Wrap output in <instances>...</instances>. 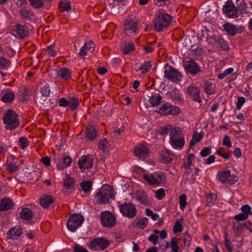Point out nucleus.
<instances>
[{
    "label": "nucleus",
    "instance_id": "a878e982",
    "mask_svg": "<svg viewBox=\"0 0 252 252\" xmlns=\"http://www.w3.org/2000/svg\"><path fill=\"white\" fill-rule=\"evenodd\" d=\"M204 91L208 94H212L215 92V85L212 81H205L203 86Z\"/></svg>",
    "mask_w": 252,
    "mask_h": 252
},
{
    "label": "nucleus",
    "instance_id": "0eeeda50",
    "mask_svg": "<svg viewBox=\"0 0 252 252\" xmlns=\"http://www.w3.org/2000/svg\"><path fill=\"white\" fill-rule=\"evenodd\" d=\"M157 112L162 115H177L180 114V108L168 103L163 104Z\"/></svg>",
    "mask_w": 252,
    "mask_h": 252
},
{
    "label": "nucleus",
    "instance_id": "338daca9",
    "mask_svg": "<svg viewBox=\"0 0 252 252\" xmlns=\"http://www.w3.org/2000/svg\"><path fill=\"white\" fill-rule=\"evenodd\" d=\"M245 101L246 99L244 97H239L236 105L237 109L240 110L241 108L243 105L244 104V103L245 102Z\"/></svg>",
    "mask_w": 252,
    "mask_h": 252
},
{
    "label": "nucleus",
    "instance_id": "393cba45",
    "mask_svg": "<svg viewBox=\"0 0 252 252\" xmlns=\"http://www.w3.org/2000/svg\"><path fill=\"white\" fill-rule=\"evenodd\" d=\"M167 94L169 95L170 98L173 101L181 102L183 100L179 91L176 89H173L168 92Z\"/></svg>",
    "mask_w": 252,
    "mask_h": 252
},
{
    "label": "nucleus",
    "instance_id": "3c124183",
    "mask_svg": "<svg viewBox=\"0 0 252 252\" xmlns=\"http://www.w3.org/2000/svg\"><path fill=\"white\" fill-rule=\"evenodd\" d=\"M59 6L62 11H68L71 8V4L69 2L63 1L59 4Z\"/></svg>",
    "mask_w": 252,
    "mask_h": 252
},
{
    "label": "nucleus",
    "instance_id": "a18cd8bd",
    "mask_svg": "<svg viewBox=\"0 0 252 252\" xmlns=\"http://www.w3.org/2000/svg\"><path fill=\"white\" fill-rule=\"evenodd\" d=\"M134 50V44L131 42H128L125 45V47L123 49V52L125 54H127Z\"/></svg>",
    "mask_w": 252,
    "mask_h": 252
},
{
    "label": "nucleus",
    "instance_id": "8fccbe9b",
    "mask_svg": "<svg viewBox=\"0 0 252 252\" xmlns=\"http://www.w3.org/2000/svg\"><path fill=\"white\" fill-rule=\"evenodd\" d=\"M10 63V61L2 57H0V69L7 67Z\"/></svg>",
    "mask_w": 252,
    "mask_h": 252
},
{
    "label": "nucleus",
    "instance_id": "a19ab883",
    "mask_svg": "<svg viewBox=\"0 0 252 252\" xmlns=\"http://www.w3.org/2000/svg\"><path fill=\"white\" fill-rule=\"evenodd\" d=\"M202 135L197 133H195L192 135L191 140L189 142V146L192 147L195 143L199 142L202 139Z\"/></svg>",
    "mask_w": 252,
    "mask_h": 252
},
{
    "label": "nucleus",
    "instance_id": "6e6552de",
    "mask_svg": "<svg viewBox=\"0 0 252 252\" xmlns=\"http://www.w3.org/2000/svg\"><path fill=\"white\" fill-rule=\"evenodd\" d=\"M164 76L166 78L174 82L180 81L182 77L180 72L174 67L167 65L165 66Z\"/></svg>",
    "mask_w": 252,
    "mask_h": 252
},
{
    "label": "nucleus",
    "instance_id": "aec40b11",
    "mask_svg": "<svg viewBox=\"0 0 252 252\" xmlns=\"http://www.w3.org/2000/svg\"><path fill=\"white\" fill-rule=\"evenodd\" d=\"M137 28V22L130 20H126L125 24H124V30L127 34H131L135 32Z\"/></svg>",
    "mask_w": 252,
    "mask_h": 252
},
{
    "label": "nucleus",
    "instance_id": "dca6fc26",
    "mask_svg": "<svg viewBox=\"0 0 252 252\" xmlns=\"http://www.w3.org/2000/svg\"><path fill=\"white\" fill-rule=\"evenodd\" d=\"M223 11L229 18L237 17V9L231 2H226L223 7Z\"/></svg>",
    "mask_w": 252,
    "mask_h": 252
},
{
    "label": "nucleus",
    "instance_id": "39448f33",
    "mask_svg": "<svg viewBox=\"0 0 252 252\" xmlns=\"http://www.w3.org/2000/svg\"><path fill=\"white\" fill-rule=\"evenodd\" d=\"M84 221V217L78 214L72 215L67 222V227L71 232H75L77 228L80 227Z\"/></svg>",
    "mask_w": 252,
    "mask_h": 252
},
{
    "label": "nucleus",
    "instance_id": "20e7f679",
    "mask_svg": "<svg viewBox=\"0 0 252 252\" xmlns=\"http://www.w3.org/2000/svg\"><path fill=\"white\" fill-rule=\"evenodd\" d=\"M3 122L6 125V129H12L18 126L19 122L17 116L12 110L6 111L3 118Z\"/></svg>",
    "mask_w": 252,
    "mask_h": 252
},
{
    "label": "nucleus",
    "instance_id": "ea45409f",
    "mask_svg": "<svg viewBox=\"0 0 252 252\" xmlns=\"http://www.w3.org/2000/svg\"><path fill=\"white\" fill-rule=\"evenodd\" d=\"M74 179L71 177H67L64 181V186L67 189H71L74 187Z\"/></svg>",
    "mask_w": 252,
    "mask_h": 252
},
{
    "label": "nucleus",
    "instance_id": "5701e85b",
    "mask_svg": "<svg viewBox=\"0 0 252 252\" xmlns=\"http://www.w3.org/2000/svg\"><path fill=\"white\" fill-rule=\"evenodd\" d=\"M149 98V102L152 106L158 105L162 100V96L159 94H152Z\"/></svg>",
    "mask_w": 252,
    "mask_h": 252
},
{
    "label": "nucleus",
    "instance_id": "4d7b16f0",
    "mask_svg": "<svg viewBox=\"0 0 252 252\" xmlns=\"http://www.w3.org/2000/svg\"><path fill=\"white\" fill-rule=\"evenodd\" d=\"M194 158V156L192 154H189L188 156L187 161L184 164V167L186 168H189L191 165L192 161Z\"/></svg>",
    "mask_w": 252,
    "mask_h": 252
},
{
    "label": "nucleus",
    "instance_id": "c756f323",
    "mask_svg": "<svg viewBox=\"0 0 252 252\" xmlns=\"http://www.w3.org/2000/svg\"><path fill=\"white\" fill-rule=\"evenodd\" d=\"M31 5L34 8L42 7L46 1L50 2L51 0H28Z\"/></svg>",
    "mask_w": 252,
    "mask_h": 252
},
{
    "label": "nucleus",
    "instance_id": "774afa93",
    "mask_svg": "<svg viewBox=\"0 0 252 252\" xmlns=\"http://www.w3.org/2000/svg\"><path fill=\"white\" fill-rule=\"evenodd\" d=\"M74 252H89L86 249L83 247L76 244L74 247Z\"/></svg>",
    "mask_w": 252,
    "mask_h": 252
},
{
    "label": "nucleus",
    "instance_id": "412c9836",
    "mask_svg": "<svg viewBox=\"0 0 252 252\" xmlns=\"http://www.w3.org/2000/svg\"><path fill=\"white\" fill-rule=\"evenodd\" d=\"M174 158V155L167 149L162 151L160 155L161 160L163 162L167 164L170 163Z\"/></svg>",
    "mask_w": 252,
    "mask_h": 252
},
{
    "label": "nucleus",
    "instance_id": "c9c22d12",
    "mask_svg": "<svg viewBox=\"0 0 252 252\" xmlns=\"http://www.w3.org/2000/svg\"><path fill=\"white\" fill-rule=\"evenodd\" d=\"M155 175L158 181V185L159 184H163L166 182L165 175L163 172H155Z\"/></svg>",
    "mask_w": 252,
    "mask_h": 252
},
{
    "label": "nucleus",
    "instance_id": "7ed1b4c3",
    "mask_svg": "<svg viewBox=\"0 0 252 252\" xmlns=\"http://www.w3.org/2000/svg\"><path fill=\"white\" fill-rule=\"evenodd\" d=\"M114 189L109 185L103 186L95 197L96 202L99 204L108 203L109 200L113 198Z\"/></svg>",
    "mask_w": 252,
    "mask_h": 252
},
{
    "label": "nucleus",
    "instance_id": "c85d7f7f",
    "mask_svg": "<svg viewBox=\"0 0 252 252\" xmlns=\"http://www.w3.org/2000/svg\"><path fill=\"white\" fill-rule=\"evenodd\" d=\"M13 203L9 199H3L0 205V210L5 211L12 208Z\"/></svg>",
    "mask_w": 252,
    "mask_h": 252
},
{
    "label": "nucleus",
    "instance_id": "f03ea898",
    "mask_svg": "<svg viewBox=\"0 0 252 252\" xmlns=\"http://www.w3.org/2000/svg\"><path fill=\"white\" fill-rule=\"evenodd\" d=\"M172 17L162 11H158L154 19V28L155 31L159 32L166 28L171 23Z\"/></svg>",
    "mask_w": 252,
    "mask_h": 252
},
{
    "label": "nucleus",
    "instance_id": "bf43d9fd",
    "mask_svg": "<svg viewBox=\"0 0 252 252\" xmlns=\"http://www.w3.org/2000/svg\"><path fill=\"white\" fill-rule=\"evenodd\" d=\"M84 45L85 46L86 49L91 52L93 51L94 49V44L92 41H89L87 42H86Z\"/></svg>",
    "mask_w": 252,
    "mask_h": 252
},
{
    "label": "nucleus",
    "instance_id": "423d86ee",
    "mask_svg": "<svg viewBox=\"0 0 252 252\" xmlns=\"http://www.w3.org/2000/svg\"><path fill=\"white\" fill-rule=\"evenodd\" d=\"M120 211L123 215L129 219H133L136 215V209L131 203L126 202L119 206Z\"/></svg>",
    "mask_w": 252,
    "mask_h": 252
},
{
    "label": "nucleus",
    "instance_id": "5fc2aeb1",
    "mask_svg": "<svg viewBox=\"0 0 252 252\" xmlns=\"http://www.w3.org/2000/svg\"><path fill=\"white\" fill-rule=\"evenodd\" d=\"M241 211L244 214H247V216L248 217L249 215H252L251 208L249 205H245L241 207Z\"/></svg>",
    "mask_w": 252,
    "mask_h": 252
},
{
    "label": "nucleus",
    "instance_id": "052dcab7",
    "mask_svg": "<svg viewBox=\"0 0 252 252\" xmlns=\"http://www.w3.org/2000/svg\"><path fill=\"white\" fill-rule=\"evenodd\" d=\"M19 145L24 149L27 146V140L25 137H21L19 139Z\"/></svg>",
    "mask_w": 252,
    "mask_h": 252
},
{
    "label": "nucleus",
    "instance_id": "680f3d73",
    "mask_svg": "<svg viewBox=\"0 0 252 252\" xmlns=\"http://www.w3.org/2000/svg\"><path fill=\"white\" fill-rule=\"evenodd\" d=\"M223 145L228 148H230L232 146L230 137L227 135H225L223 139Z\"/></svg>",
    "mask_w": 252,
    "mask_h": 252
},
{
    "label": "nucleus",
    "instance_id": "1a4fd4ad",
    "mask_svg": "<svg viewBox=\"0 0 252 252\" xmlns=\"http://www.w3.org/2000/svg\"><path fill=\"white\" fill-rule=\"evenodd\" d=\"M101 222L106 227H112L116 224V218L109 212H104L100 215Z\"/></svg>",
    "mask_w": 252,
    "mask_h": 252
},
{
    "label": "nucleus",
    "instance_id": "9d476101",
    "mask_svg": "<svg viewBox=\"0 0 252 252\" xmlns=\"http://www.w3.org/2000/svg\"><path fill=\"white\" fill-rule=\"evenodd\" d=\"M110 244L109 241L104 238H96L94 239L90 244V248L91 249H96V247H98L101 250L107 248Z\"/></svg>",
    "mask_w": 252,
    "mask_h": 252
},
{
    "label": "nucleus",
    "instance_id": "ddd939ff",
    "mask_svg": "<svg viewBox=\"0 0 252 252\" xmlns=\"http://www.w3.org/2000/svg\"><path fill=\"white\" fill-rule=\"evenodd\" d=\"M78 164L80 169L84 170L93 166V159L88 156H83L79 159Z\"/></svg>",
    "mask_w": 252,
    "mask_h": 252
},
{
    "label": "nucleus",
    "instance_id": "79ce46f5",
    "mask_svg": "<svg viewBox=\"0 0 252 252\" xmlns=\"http://www.w3.org/2000/svg\"><path fill=\"white\" fill-rule=\"evenodd\" d=\"M19 169V166L15 163H10L6 165V169L10 173H13Z\"/></svg>",
    "mask_w": 252,
    "mask_h": 252
},
{
    "label": "nucleus",
    "instance_id": "69168bd1",
    "mask_svg": "<svg viewBox=\"0 0 252 252\" xmlns=\"http://www.w3.org/2000/svg\"><path fill=\"white\" fill-rule=\"evenodd\" d=\"M207 200L212 204H214L217 199V195L214 193H210L207 196Z\"/></svg>",
    "mask_w": 252,
    "mask_h": 252
},
{
    "label": "nucleus",
    "instance_id": "603ef678",
    "mask_svg": "<svg viewBox=\"0 0 252 252\" xmlns=\"http://www.w3.org/2000/svg\"><path fill=\"white\" fill-rule=\"evenodd\" d=\"M187 197L185 194H182L179 197L180 207L181 210H183L187 204Z\"/></svg>",
    "mask_w": 252,
    "mask_h": 252
},
{
    "label": "nucleus",
    "instance_id": "6ab92c4d",
    "mask_svg": "<svg viewBox=\"0 0 252 252\" xmlns=\"http://www.w3.org/2000/svg\"><path fill=\"white\" fill-rule=\"evenodd\" d=\"M52 75L55 77L66 80L70 77V71L65 67L60 68L57 70H54Z\"/></svg>",
    "mask_w": 252,
    "mask_h": 252
},
{
    "label": "nucleus",
    "instance_id": "7c9ffc66",
    "mask_svg": "<svg viewBox=\"0 0 252 252\" xmlns=\"http://www.w3.org/2000/svg\"><path fill=\"white\" fill-rule=\"evenodd\" d=\"M136 199L144 205H148L149 204L148 197L143 191H139L137 193Z\"/></svg>",
    "mask_w": 252,
    "mask_h": 252
},
{
    "label": "nucleus",
    "instance_id": "2eb2a0df",
    "mask_svg": "<svg viewBox=\"0 0 252 252\" xmlns=\"http://www.w3.org/2000/svg\"><path fill=\"white\" fill-rule=\"evenodd\" d=\"M150 153V149L144 145H137L134 150V154L139 158H144L148 157Z\"/></svg>",
    "mask_w": 252,
    "mask_h": 252
},
{
    "label": "nucleus",
    "instance_id": "49530a36",
    "mask_svg": "<svg viewBox=\"0 0 252 252\" xmlns=\"http://www.w3.org/2000/svg\"><path fill=\"white\" fill-rule=\"evenodd\" d=\"M151 67V64L150 62H145L139 67V70L142 71V73H146Z\"/></svg>",
    "mask_w": 252,
    "mask_h": 252
},
{
    "label": "nucleus",
    "instance_id": "72a5a7b5",
    "mask_svg": "<svg viewBox=\"0 0 252 252\" xmlns=\"http://www.w3.org/2000/svg\"><path fill=\"white\" fill-rule=\"evenodd\" d=\"M144 179L149 183L151 185H158V181L157 180L156 177L155 175V174H153L151 175H144Z\"/></svg>",
    "mask_w": 252,
    "mask_h": 252
},
{
    "label": "nucleus",
    "instance_id": "b1692460",
    "mask_svg": "<svg viewBox=\"0 0 252 252\" xmlns=\"http://www.w3.org/2000/svg\"><path fill=\"white\" fill-rule=\"evenodd\" d=\"M223 30L230 35H234L238 31L237 28L231 23H225L223 25Z\"/></svg>",
    "mask_w": 252,
    "mask_h": 252
},
{
    "label": "nucleus",
    "instance_id": "de8ad7c7",
    "mask_svg": "<svg viewBox=\"0 0 252 252\" xmlns=\"http://www.w3.org/2000/svg\"><path fill=\"white\" fill-rule=\"evenodd\" d=\"M148 223V219L146 218H143L138 220L136 225L142 229H144Z\"/></svg>",
    "mask_w": 252,
    "mask_h": 252
},
{
    "label": "nucleus",
    "instance_id": "cd10ccee",
    "mask_svg": "<svg viewBox=\"0 0 252 252\" xmlns=\"http://www.w3.org/2000/svg\"><path fill=\"white\" fill-rule=\"evenodd\" d=\"M20 215L22 219L29 220L32 217V213L30 209L24 208L21 210Z\"/></svg>",
    "mask_w": 252,
    "mask_h": 252
},
{
    "label": "nucleus",
    "instance_id": "c03bdc74",
    "mask_svg": "<svg viewBox=\"0 0 252 252\" xmlns=\"http://www.w3.org/2000/svg\"><path fill=\"white\" fill-rule=\"evenodd\" d=\"M108 142L106 139L100 140L98 143V147L100 150L105 152L108 149Z\"/></svg>",
    "mask_w": 252,
    "mask_h": 252
},
{
    "label": "nucleus",
    "instance_id": "e433bc0d",
    "mask_svg": "<svg viewBox=\"0 0 252 252\" xmlns=\"http://www.w3.org/2000/svg\"><path fill=\"white\" fill-rule=\"evenodd\" d=\"M15 98V95L12 92L5 93L2 98V100L5 103L11 102Z\"/></svg>",
    "mask_w": 252,
    "mask_h": 252
},
{
    "label": "nucleus",
    "instance_id": "f8f14e48",
    "mask_svg": "<svg viewBox=\"0 0 252 252\" xmlns=\"http://www.w3.org/2000/svg\"><path fill=\"white\" fill-rule=\"evenodd\" d=\"M184 66L185 71L192 75H195L200 71L199 66L192 60L186 62Z\"/></svg>",
    "mask_w": 252,
    "mask_h": 252
},
{
    "label": "nucleus",
    "instance_id": "864d4df0",
    "mask_svg": "<svg viewBox=\"0 0 252 252\" xmlns=\"http://www.w3.org/2000/svg\"><path fill=\"white\" fill-rule=\"evenodd\" d=\"M233 68L232 67L228 68L225 70L223 72L219 74L218 78L220 79H223L227 75L231 74L233 71Z\"/></svg>",
    "mask_w": 252,
    "mask_h": 252
},
{
    "label": "nucleus",
    "instance_id": "f257e3e1",
    "mask_svg": "<svg viewBox=\"0 0 252 252\" xmlns=\"http://www.w3.org/2000/svg\"><path fill=\"white\" fill-rule=\"evenodd\" d=\"M169 143L172 148L181 150L185 144L184 134L179 127H176L169 134Z\"/></svg>",
    "mask_w": 252,
    "mask_h": 252
},
{
    "label": "nucleus",
    "instance_id": "f3484780",
    "mask_svg": "<svg viewBox=\"0 0 252 252\" xmlns=\"http://www.w3.org/2000/svg\"><path fill=\"white\" fill-rule=\"evenodd\" d=\"M23 233V229L20 225L10 228L6 233L7 239L16 240Z\"/></svg>",
    "mask_w": 252,
    "mask_h": 252
},
{
    "label": "nucleus",
    "instance_id": "4468645a",
    "mask_svg": "<svg viewBox=\"0 0 252 252\" xmlns=\"http://www.w3.org/2000/svg\"><path fill=\"white\" fill-rule=\"evenodd\" d=\"M187 92L194 101L198 103L201 102L200 91L198 87L193 85L190 86L188 87Z\"/></svg>",
    "mask_w": 252,
    "mask_h": 252
},
{
    "label": "nucleus",
    "instance_id": "a211bd4d",
    "mask_svg": "<svg viewBox=\"0 0 252 252\" xmlns=\"http://www.w3.org/2000/svg\"><path fill=\"white\" fill-rule=\"evenodd\" d=\"M218 178L222 183H225L227 181L234 183L237 182L238 180L237 177L231 175L229 170L222 172L218 175Z\"/></svg>",
    "mask_w": 252,
    "mask_h": 252
},
{
    "label": "nucleus",
    "instance_id": "473e14b6",
    "mask_svg": "<svg viewBox=\"0 0 252 252\" xmlns=\"http://www.w3.org/2000/svg\"><path fill=\"white\" fill-rule=\"evenodd\" d=\"M19 12L25 18L31 19L34 16V14L32 10L27 9L26 7L20 9Z\"/></svg>",
    "mask_w": 252,
    "mask_h": 252
},
{
    "label": "nucleus",
    "instance_id": "58836bf2",
    "mask_svg": "<svg viewBox=\"0 0 252 252\" xmlns=\"http://www.w3.org/2000/svg\"><path fill=\"white\" fill-rule=\"evenodd\" d=\"M92 182L91 181H83L81 183V187L85 192L90 191L92 187Z\"/></svg>",
    "mask_w": 252,
    "mask_h": 252
},
{
    "label": "nucleus",
    "instance_id": "0e129e2a",
    "mask_svg": "<svg viewBox=\"0 0 252 252\" xmlns=\"http://www.w3.org/2000/svg\"><path fill=\"white\" fill-rule=\"evenodd\" d=\"M183 229L182 224L180 222L176 221L173 227V231L175 233L180 232Z\"/></svg>",
    "mask_w": 252,
    "mask_h": 252
},
{
    "label": "nucleus",
    "instance_id": "09e8293b",
    "mask_svg": "<svg viewBox=\"0 0 252 252\" xmlns=\"http://www.w3.org/2000/svg\"><path fill=\"white\" fill-rule=\"evenodd\" d=\"M42 95L45 97H48L50 94V89L48 85H45L40 90Z\"/></svg>",
    "mask_w": 252,
    "mask_h": 252
},
{
    "label": "nucleus",
    "instance_id": "2f4dec72",
    "mask_svg": "<svg viewBox=\"0 0 252 252\" xmlns=\"http://www.w3.org/2000/svg\"><path fill=\"white\" fill-rule=\"evenodd\" d=\"M86 136L91 140H93L97 136L95 129L92 126L88 127L87 129Z\"/></svg>",
    "mask_w": 252,
    "mask_h": 252
},
{
    "label": "nucleus",
    "instance_id": "4be33fe9",
    "mask_svg": "<svg viewBox=\"0 0 252 252\" xmlns=\"http://www.w3.org/2000/svg\"><path fill=\"white\" fill-rule=\"evenodd\" d=\"M14 31L21 38H24L28 34V31L27 30V27L20 24L16 25Z\"/></svg>",
    "mask_w": 252,
    "mask_h": 252
},
{
    "label": "nucleus",
    "instance_id": "e2e57ef3",
    "mask_svg": "<svg viewBox=\"0 0 252 252\" xmlns=\"http://www.w3.org/2000/svg\"><path fill=\"white\" fill-rule=\"evenodd\" d=\"M164 191V189L162 188L158 189L156 192V197L158 199H161L165 195Z\"/></svg>",
    "mask_w": 252,
    "mask_h": 252
},
{
    "label": "nucleus",
    "instance_id": "6e6d98bb",
    "mask_svg": "<svg viewBox=\"0 0 252 252\" xmlns=\"http://www.w3.org/2000/svg\"><path fill=\"white\" fill-rule=\"evenodd\" d=\"M171 249L172 252H178L179 247L178 246L177 240L175 238H172L171 241Z\"/></svg>",
    "mask_w": 252,
    "mask_h": 252
},
{
    "label": "nucleus",
    "instance_id": "37998d69",
    "mask_svg": "<svg viewBox=\"0 0 252 252\" xmlns=\"http://www.w3.org/2000/svg\"><path fill=\"white\" fill-rule=\"evenodd\" d=\"M68 106L72 110H75L78 106V100L75 97H72L68 101Z\"/></svg>",
    "mask_w": 252,
    "mask_h": 252
},
{
    "label": "nucleus",
    "instance_id": "4c0bfd02",
    "mask_svg": "<svg viewBox=\"0 0 252 252\" xmlns=\"http://www.w3.org/2000/svg\"><path fill=\"white\" fill-rule=\"evenodd\" d=\"M176 127L171 125H167L160 128L159 130V134L162 135L166 134L168 133L171 134V131L173 130Z\"/></svg>",
    "mask_w": 252,
    "mask_h": 252
},
{
    "label": "nucleus",
    "instance_id": "f704fd0d",
    "mask_svg": "<svg viewBox=\"0 0 252 252\" xmlns=\"http://www.w3.org/2000/svg\"><path fill=\"white\" fill-rule=\"evenodd\" d=\"M109 7L113 14H116L119 12V3L116 4L114 0H108Z\"/></svg>",
    "mask_w": 252,
    "mask_h": 252
},
{
    "label": "nucleus",
    "instance_id": "9b49d317",
    "mask_svg": "<svg viewBox=\"0 0 252 252\" xmlns=\"http://www.w3.org/2000/svg\"><path fill=\"white\" fill-rule=\"evenodd\" d=\"M208 40L209 41L210 43L213 44L215 46H216L218 48H220L222 50H226L228 49V46L226 41L221 37H213L211 36L210 37L208 35L206 37Z\"/></svg>",
    "mask_w": 252,
    "mask_h": 252
},
{
    "label": "nucleus",
    "instance_id": "bb28decb",
    "mask_svg": "<svg viewBox=\"0 0 252 252\" xmlns=\"http://www.w3.org/2000/svg\"><path fill=\"white\" fill-rule=\"evenodd\" d=\"M54 202V199L51 196L45 195L40 199V203L44 208L48 207Z\"/></svg>",
    "mask_w": 252,
    "mask_h": 252
},
{
    "label": "nucleus",
    "instance_id": "13d9d810",
    "mask_svg": "<svg viewBox=\"0 0 252 252\" xmlns=\"http://www.w3.org/2000/svg\"><path fill=\"white\" fill-rule=\"evenodd\" d=\"M248 217L247 216V214H244V213H240L237 215H236L234 219L238 221H243L246 220L248 219Z\"/></svg>",
    "mask_w": 252,
    "mask_h": 252
}]
</instances>
